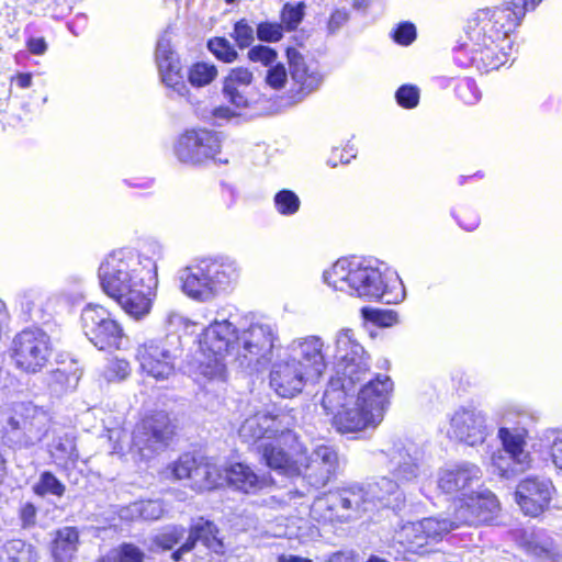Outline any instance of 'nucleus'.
<instances>
[{"label": "nucleus", "mask_w": 562, "mask_h": 562, "mask_svg": "<svg viewBox=\"0 0 562 562\" xmlns=\"http://www.w3.org/2000/svg\"><path fill=\"white\" fill-rule=\"evenodd\" d=\"M99 278L103 291L117 301L135 318L146 315L157 286L156 273L142 266L132 251L112 252L100 266Z\"/></svg>", "instance_id": "f257e3e1"}, {"label": "nucleus", "mask_w": 562, "mask_h": 562, "mask_svg": "<svg viewBox=\"0 0 562 562\" xmlns=\"http://www.w3.org/2000/svg\"><path fill=\"white\" fill-rule=\"evenodd\" d=\"M323 348L324 341L317 336L294 339L282 347L270 363L269 383L274 392L293 397L307 382L318 380L327 368Z\"/></svg>", "instance_id": "f03ea898"}, {"label": "nucleus", "mask_w": 562, "mask_h": 562, "mask_svg": "<svg viewBox=\"0 0 562 562\" xmlns=\"http://www.w3.org/2000/svg\"><path fill=\"white\" fill-rule=\"evenodd\" d=\"M392 385L389 376L379 374L375 380H369L360 387L356 400L351 393H347V400L341 401L345 405H339L335 412L325 409L334 415L337 431L357 432L379 425L383 418Z\"/></svg>", "instance_id": "7ed1b4c3"}, {"label": "nucleus", "mask_w": 562, "mask_h": 562, "mask_svg": "<svg viewBox=\"0 0 562 562\" xmlns=\"http://www.w3.org/2000/svg\"><path fill=\"white\" fill-rule=\"evenodd\" d=\"M324 281L336 291L386 304L403 299V290L394 293L382 272L358 260L338 259L323 274Z\"/></svg>", "instance_id": "20e7f679"}, {"label": "nucleus", "mask_w": 562, "mask_h": 562, "mask_svg": "<svg viewBox=\"0 0 562 562\" xmlns=\"http://www.w3.org/2000/svg\"><path fill=\"white\" fill-rule=\"evenodd\" d=\"M336 358L338 359V373L340 376L331 379L324 392L322 405L324 409L335 412L347 393H353L358 384H362L369 375L368 355L363 347L355 339L351 329H341L336 336Z\"/></svg>", "instance_id": "39448f33"}, {"label": "nucleus", "mask_w": 562, "mask_h": 562, "mask_svg": "<svg viewBox=\"0 0 562 562\" xmlns=\"http://www.w3.org/2000/svg\"><path fill=\"white\" fill-rule=\"evenodd\" d=\"M281 348L279 330L274 324L254 322L239 330L235 364L249 373L261 372Z\"/></svg>", "instance_id": "423d86ee"}, {"label": "nucleus", "mask_w": 562, "mask_h": 562, "mask_svg": "<svg viewBox=\"0 0 562 562\" xmlns=\"http://www.w3.org/2000/svg\"><path fill=\"white\" fill-rule=\"evenodd\" d=\"M237 276L234 261L202 260L184 268L180 272V280L188 296L205 302L229 286Z\"/></svg>", "instance_id": "0eeeda50"}, {"label": "nucleus", "mask_w": 562, "mask_h": 562, "mask_svg": "<svg viewBox=\"0 0 562 562\" xmlns=\"http://www.w3.org/2000/svg\"><path fill=\"white\" fill-rule=\"evenodd\" d=\"M239 330L228 321H214L204 329L200 339L204 360L200 371L210 379H223L226 372V360L235 363V351Z\"/></svg>", "instance_id": "6e6552de"}, {"label": "nucleus", "mask_w": 562, "mask_h": 562, "mask_svg": "<svg viewBox=\"0 0 562 562\" xmlns=\"http://www.w3.org/2000/svg\"><path fill=\"white\" fill-rule=\"evenodd\" d=\"M373 512L363 484H351L317 498L311 515L318 521L350 522Z\"/></svg>", "instance_id": "1a4fd4ad"}, {"label": "nucleus", "mask_w": 562, "mask_h": 562, "mask_svg": "<svg viewBox=\"0 0 562 562\" xmlns=\"http://www.w3.org/2000/svg\"><path fill=\"white\" fill-rule=\"evenodd\" d=\"M175 434V426L165 412L143 418L132 432L130 453L135 461H148L164 451Z\"/></svg>", "instance_id": "9d476101"}, {"label": "nucleus", "mask_w": 562, "mask_h": 562, "mask_svg": "<svg viewBox=\"0 0 562 562\" xmlns=\"http://www.w3.org/2000/svg\"><path fill=\"white\" fill-rule=\"evenodd\" d=\"M179 351V338L165 336L138 345L135 358L143 373L156 381H166L175 374Z\"/></svg>", "instance_id": "9b49d317"}, {"label": "nucleus", "mask_w": 562, "mask_h": 562, "mask_svg": "<svg viewBox=\"0 0 562 562\" xmlns=\"http://www.w3.org/2000/svg\"><path fill=\"white\" fill-rule=\"evenodd\" d=\"M295 416L292 411L271 415L258 412L247 417L238 428L239 438L247 443H255L260 439H278L284 443L296 441L292 429L295 426Z\"/></svg>", "instance_id": "f8f14e48"}, {"label": "nucleus", "mask_w": 562, "mask_h": 562, "mask_svg": "<svg viewBox=\"0 0 562 562\" xmlns=\"http://www.w3.org/2000/svg\"><path fill=\"white\" fill-rule=\"evenodd\" d=\"M453 520L427 517L415 522H407L395 533V539L405 550L425 554L432 551V546L440 542L446 535L456 529Z\"/></svg>", "instance_id": "ddd939ff"}, {"label": "nucleus", "mask_w": 562, "mask_h": 562, "mask_svg": "<svg viewBox=\"0 0 562 562\" xmlns=\"http://www.w3.org/2000/svg\"><path fill=\"white\" fill-rule=\"evenodd\" d=\"M47 334L40 329H25L13 339V359L18 368L35 373L42 370L50 353Z\"/></svg>", "instance_id": "4468645a"}, {"label": "nucleus", "mask_w": 562, "mask_h": 562, "mask_svg": "<svg viewBox=\"0 0 562 562\" xmlns=\"http://www.w3.org/2000/svg\"><path fill=\"white\" fill-rule=\"evenodd\" d=\"M48 429V416L32 404L18 405L7 419V432L24 447L40 442Z\"/></svg>", "instance_id": "2eb2a0df"}, {"label": "nucleus", "mask_w": 562, "mask_h": 562, "mask_svg": "<svg viewBox=\"0 0 562 562\" xmlns=\"http://www.w3.org/2000/svg\"><path fill=\"white\" fill-rule=\"evenodd\" d=\"M81 324L85 335L99 350L119 348L123 330L102 306L87 305L81 313Z\"/></svg>", "instance_id": "dca6fc26"}, {"label": "nucleus", "mask_w": 562, "mask_h": 562, "mask_svg": "<svg viewBox=\"0 0 562 562\" xmlns=\"http://www.w3.org/2000/svg\"><path fill=\"white\" fill-rule=\"evenodd\" d=\"M177 480H188L196 491L212 490L224 480L223 470L207 458H195L189 453L182 454L169 468Z\"/></svg>", "instance_id": "f3484780"}, {"label": "nucleus", "mask_w": 562, "mask_h": 562, "mask_svg": "<svg viewBox=\"0 0 562 562\" xmlns=\"http://www.w3.org/2000/svg\"><path fill=\"white\" fill-rule=\"evenodd\" d=\"M221 143L216 132L192 130L180 136L175 151L180 161L198 165L207 159H214L220 153Z\"/></svg>", "instance_id": "a211bd4d"}, {"label": "nucleus", "mask_w": 562, "mask_h": 562, "mask_svg": "<svg viewBox=\"0 0 562 562\" xmlns=\"http://www.w3.org/2000/svg\"><path fill=\"white\" fill-rule=\"evenodd\" d=\"M482 472L473 463H461L438 472V488L463 503L480 486Z\"/></svg>", "instance_id": "6ab92c4d"}, {"label": "nucleus", "mask_w": 562, "mask_h": 562, "mask_svg": "<svg viewBox=\"0 0 562 562\" xmlns=\"http://www.w3.org/2000/svg\"><path fill=\"white\" fill-rule=\"evenodd\" d=\"M391 464L393 480L400 484L414 483L423 472L420 452L413 445L397 440L381 450Z\"/></svg>", "instance_id": "aec40b11"}, {"label": "nucleus", "mask_w": 562, "mask_h": 562, "mask_svg": "<svg viewBox=\"0 0 562 562\" xmlns=\"http://www.w3.org/2000/svg\"><path fill=\"white\" fill-rule=\"evenodd\" d=\"M553 492L549 479L530 475L517 484L515 499L525 515L537 517L548 509Z\"/></svg>", "instance_id": "412c9836"}, {"label": "nucleus", "mask_w": 562, "mask_h": 562, "mask_svg": "<svg viewBox=\"0 0 562 562\" xmlns=\"http://www.w3.org/2000/svg\"><path fill=\"white\" fill-rule=\"evenodd\" d=\"M496 496L488 490L479 488L463 502L454 512V526L479 525L490 522L498 512Z\"/></svg>", "instance_id": "4be33fe9"}, {"label": "nucleus", "mask_w": 562, "mask_h": 562, "mask_svg": "<svg viewBox=\"0 0 562 562\" xmlns=\"http://www.w3.org/2000/svg\"><path fill=\"white\" fill-rule=\"evenodd\" d=\"M302 474L311 486H325L338 468V454L328 446H318L310 456L302 451Z\"/></svg>", "instance_id": "5701e85b"}, {"label": "nucleus", "mask_w": 562, "mask_h": 562, "mask_svg": "<svg viewBox=\"0 0 562 562\" xmlns=\"http://www.w3.org/2000/svg\"><path fill=\"white\" fill-rule=\"evenodd\" d=\"M156 63L164 85L179 97L188 99L190 89L183 80L178 54L169 37H160L155 52Z\"/></svg>", "instance_id": "b1692460"}, {"label": "nucleus", "mask_w": 562, "mask_h": 562, "mask_svg": "<svg viewBox=\"0 0 562 562\" xmlns=\"http://www.w3.org/2000/svg\"><path fill=\"white\" fill-rule=\"evenodd\" d=\"M449 434L469 446L482 443L487 435L484 414L474 407H459L450 417Z\"/></svg>", "instance_id": "393cba45"}, {"label": "nucleus", "mask_w": 562, "mask_h": 562, "mask_svg": "<svg viewBox=\"0 0 562 562\" xmlns=\"http://www.w3.org/2000/svg\"><path fill=\"white\" fill-rule=\"evenodd\" d=\"M252 81L254 75L249 69L244 67L231 69L223 79L224 99L236 109L248 108L252 97Z\"/></svg>", "instance_id": "a878e982"}, {"label": "nucleus", "mask_w": 562, "mask_h": 562, "mask_svg": "<svg viewBox=\"0 0 562 562\" xmlns=\"http://www.w3.org/2000/svg\"><path fill=\"white\" fill-rule=\"evenodd\" d=\"M262 461L270 469L288 476L302 474V450L291 447L285 451L280 445L267 442L259 446Z\"/></svg>", "instance_id": "bb28decb"}, {"label": "nucleus", "mask_w": 562, "mask_h": 562, "mask_svg": "<svg viewBox=\"0 0 562 562\" xmlns=\"http://www.w3.org/2000/svg\"><path fill=\"white\" fill-rule=\"evenodd\" d=\"M362 484L373 510L379 506L397 510L405 505L406 497L400 484L389 476H380Z\"/></svg>", "instance_id": "cd10ccee"}, {"label": "nucleus", "mask_w": 562, "mask_h": 562, "mask_svg": "<svg viewBox=\"0 0 562 562\" xmlns=\"http://www.w3.org/2000/svg\"><path fill=\"white\" fill-rule=\"evenodd\" d=\"M218 529L216 526L204 519H199L190 529L189 537L177 551L172 553V559L176 562H179L182 559V555L189 551H191L196 541H201L202 544L212 550L217 554L224 553V543L222 539L217 536Z\"/></svg>", "instance_id": "c85d7f7f"}, {"label": "nucleus", "mask_w": 562, "mask_h": 562, "mask_svg": "<svg viewBox=\"0 0 562 562\" xmlns=\"http://www.w3.org/2000/svg\"><path fill=\"white\" fill-rule=\"evenodd\" d=\"M223 474L231 486L247 494L257 493L272 484L270 476H259L250 467L244 463L232 464L223 471Z\"/></svg>", "instance_id": "c756f323"}, {"label": "nucleus", "mask_w": 562, "mask_h": 562, "mask_svg": "<svg viewBox=\"0 0 562 562\" xmlns=\"http://www.w3.org/2000/svg\"><path fill=\"white\" fill-rule=\"evenodd\" d=\"M525 16V10L520 4L515 2H507L493 10L490 9L488 29L491 35H512L521 23Z\"/></svg>", "instance_id": "7c9ffc66"}, {"label": "nucleus", "mask_w": 562, "mask_h": 562, "mask_svg": "<svg viewBox=\"0 0 562 562\" xmlns=\"http://www.w3.org/2000/svg\"><path fill=\"white\" fill-rule=\"evenodd\" d=\"M286 56L290 64L291 78L299 86V92L306 95L316 90L323 80L316 69H311L303 56L295 48H288Z\"/></svg>", "instance_id": "2f4dec72"}, {"label": "nucleus", "mask_w": 562, "mask_h": 562, "mask_svg": "<svg viewBox=\"0 0 562 562\" xmlns=\"http://www.w3.org/2000/svg\"><path fill=\"white\" fill-rule=\"evenodd\" d=\"M498 438L502 441L504 452L512 456L513 463L517 470L527 471L531 468L532 458L526 451L525 431L510 430L506 427H501L498 430Z\"/></svg>", "instance_id": "473e14b6"}, {"label": "nucleus", "mask_w": 562, "mask_h": 562, "mask_svg": "<svg viewBox=\"0 0 562 562\" xmlns=\"http://www.w3.org/2000/svg\"><path fill=\"white\" fill-rule=\"evenodd\" d=\"M304 9L305 4L303 2L295 4L285 3L281 11V24L270 22L259 23L256 35H282V25L288 32L294 31L304 16Z\"/></svg>", "instance_id": "72a5a7b5"}, {"label": "nucleus", "mask_w": 562, "mask_h": 562, "mask_svg": "<svg viewBox=\"0 0 562 562\" xmlns=\"http://www.w3.org/2000/svg\"><path fill=\"white\" fill-rule=\"evenodd\" d=\"M79 546V531L76 527L59 528L52 546V557L54 562H70Z\"/></svg>", "instance_id": "f704fd0d"}, {"label": "nucleus", "mask_w": 562, "mask_h": 562, "mask_svg": "<svg viewBox=\"0 0 562 562\" xmlns=\"http://www.w3.org/2000/svg\"><path fill=\"white\" fill-rule=\"evenodd\" d=\"M36 554L31 544L13 539L0 548V562H35Z\"/></svg>", "instance_id": "c9c22d12"}, {"label": "nucleus", "mask_w": 562, "mask_h": 562, "mask_svg": "<svg viewBox=\"0 0 562 562\" xmlns=\"http://www.w3.org/2000/svg\"><path fill=\"white\" fill-rule=\"evenodd\" d=\"M217 76V68L209 63L199 61L188 70V80L191 86L201 88L210 85Z\"/></svg>", "instance_id": "e433bc0d"}, {"label": "nucleus", "mask_w": 562, "mask_h": 562, "mask_svg": "<svg viewBox=\"0 0 562 562\" xmlns=\"http://www.w3.org/2000/svg\"><path fill=\"white\" fill-rule=\"evenodd\" d=\"M145 553L133 543H122L112 549L103 559L104 562H143Z\"/></svg>", "instance_id": "4c0bfd02"}, {"label": "nucleus", "mask_w": 562, "mask_h": 562, "mask_svg": "<svg viewBox=\"0 0 562 562\" xmlns=\"http://www.w3.org/2000/svg\"><path fill=\"white\" fill-rule=\"evenodd\" d=\"M35 494L45 496L47 494L61 497L66 491L65 485L48 471L43 472L40 475L37 483L33 487Z\"/></svg>", "instance_id": "58836bf2"}, {"label": "nucleus", "mask_w": 562, "mask_h": 562, "mask_svg": "<svg viewBox=\"0 0 562 562\" xmlns=\"http://www.w3.org/2000/svg\"><path fill=\"white\" fill-rule=\"evenodd\" d=\"M207 47L217 59L224 63H232L237 58L236 44L226 37H211Z\"/></svg>", "instance_id": "ea45409f"}, {"label": "nucleus", "mask_w": 562, "mask_h": 562, "mask_svg": "<svg viewBox=\"0 0 562 562\" xmlns=\"http://www.w3.org/2000/svg\"><path fill=\"white\" fill-rule=\"evenodd\" d=\"M130 510L145 520H157L165 514V507L161 501L148 499L134 503Z\"/></svg>", "instance_id": "a19ab883"}, {"label": "nucleus", "mask_w": 562, "mask_h": 562, "mask_svg": "<svg viewBox=\"0 0 562 562\" xmlns=\"http://www.w3.org/2000/svg\"><path fill=\"white\" fill-rule=\"evenodd\" d=\"M491 467L493 468L494 473H497L499 476L505 479H509L521 472L520 470H517V467L513 463L512 456L503 450H497L492 453Z\"/></svg>", "instance_id": "79ce46f5"}, {"label": "nucleus", "mask_w": 562, "mask_h": 562, "mask_svg": "<svg viewBox=\"0 0 562 562\" xmlns=\"http://www.w3.org/2000/svg\"><path fill=\"white\" fill-rule=\"evenodd\" d=\"M490 22V9H482L474 12L463 25V32L467 35H491V31H485L488 29Z\"/></svg>", "instance_id": "37998d69"}, {"label": "nucleus", "mask_w": 562, "mask_h": 562, "mask_svg": "<svg viewBox=\"0 0 562 562\" xmlns=\"http://www.w3.org/2000/svg\"><path fill=\"white\" fill-rule=\"evenodd\" d=\"M165 326L167 330L171 333L170 336H176L180 339L178 333L180 331H189L191 327L195 326V323L190 318L181 314L176 310H170L166 313L165 316Z\"/></svg>", "instance_id": "c03bdc74"}, {"label": "nucleus", "mask_w": 562, "mask_h": 562, "mask_svg": "<svg viewBox=\"0 0 562 562\" xmlns=\"http://www.w3.org/2000/svg\"><path fill=\"white\" fill-rule=\"evenodd\" d=\"M300 199L291 190H281L274 195V205L282 215H293L300 209Z\"/></svg>", "instance_id": "a18cd8bd"}, {"label": "nucleus", "mask_w": 562, "mask_h": 562, "mask_svg": "<svg viewBox=\"0 0 562 562\" xmlns=\"http://www.w3.org/2000/svg\"><path fill=\"white\" fill-rule=\"evenodd\" d=\"M131 373V367L128 361L124 359H112L110 360L102 371V376L108 382L122 381L126 379Z\"/></svg>", "instance_id": "49530a36"}, {"label": "nucleus", "mask_w": 562, "mask_h": 562, "mask_svg": "<svg viewBox=\"0 0 562 562\" xmlns=\"http://www.w3.org/2000/svg\"><path fill=\"white\" fill-rule=\"evenodd\" d=\"M543 438L550 443V458L553 465L562 471V430L548 429Z\"/></svg>", "instance_id": "de8ad7c7"}, {"label": "nucleus", "mask_w": 562, "mask_h": 562, "mask_svg": "<svg viewBox=\"0 0 562 562\" xmlns=\"http://www.w3.org/2000/svg\"><path fill=\"white\" fill-rule=\"evenodd\" d=\"M184 529L182 527L173 526L166 529L164 532L155 536L153 539L154 544L162 550H170L172 547L183 538Z\"/></svg>", "instance_id": "09e8293b"}, {"label": "nucleus", "mask_w": 562, "mask_h": 562, "mask_svg": "<svg viewBox=\"0 0 562 562\" xmlns=\"http://www.w3.org/2000/svg\"><path fill=\"white\" fill-rule=\"evenodd\" d=\"M362 315L379 326L389 327L397 322V315L393 311H381L369 307L362 308Z\"/></svg>", "instance_id": "8fccbe9b"}, {"label": "nucleus", "mask_w": 562, "mask_h": 562, "mask_svg": "<svg viewBox=\"0 0 562 562\" xmlns=\"http://www.w3.org/2000/svg\"><path fill=\"white\" fill-rule=\"evenodd\" d=\"M396 100L400 105L412 109L418 104L419 101V90L414 86H402L396 91Z\"/></svg>", "instance_id": "3c124183"}, {"label": "nucleus", "mask_w": 562, "mask_h": 562, "mask_svg": "<svg viewBox=\"0 0 562 562\" xmlns=\"http://www.w3.org/2000/svg\"><path fill=\"white\" fill-rule=\"evenodd\" d=\"M288 79V72L285 67L282 64H277L271 66L267 70L266 82L269 87L273 89H281L284 87V83Z\"/></svg>", "instance_id": "603ef678"}, {"label": "nucleus", "mask_w": 562, "mask_h": 562, "mask_svg": "<svg viewBox=\"0 0 562 562\" xmlns=\"http://www.w3.org/2000/svg\"><path fill=\"white\" fill-rule=\"evenodd\" d=\"M248 57L252 61H260L268 66L274 61L277 53L268 46L258 45L249 49Z\"/></svg>", "instance_id": "864d4df0"}, {"label": "nucleus", "mask_w": 562, "mask_h": 562, "mask_svg": "<svg viewBox=\"0 0 562 562\" xmlns=\"http://www.w3.org/2000/svg\"><path fill=\"white\" fill-rule=\"evenodd\" d=\"M41 293L35 289H27L19 293L18 300L22 308L31 312L38 301Z\"/></svg>", "instance_id": "5fc2aeb1"}, {"label": "nucleus", "mask_w": 562, "mask_h": 562, "mask_svg": "<svg viewBox=\"0 0 562 562\" xmlns=\"http://www.w3.org/2000/svg\"><path fill=\"white\" fill-rule=\"evenodd\" d=\"M349 14L345 9L334 11L328 21V29L331 33L339 31V29L348 21Z\"/></svg>", "instance_id": "6e6d98bb"}, {"label": "nucleus", "mask_w": 562, "mask_h": 562, "mask_svg": "<svg viewBox=\"0 0 562 562\" xmlns=\"http://www.w3.org/2000/svg\"><path fill=\"white\" fill-rule=\"evenodd\" d=\"M490 40L493 47H488V50L494 52L495 48H498L504 57L509 54L508 50L513 47L510 37H490Z\"/></svg>", "instance_id": "4d7b16f0"}, {"label": "nucleus", "mask_w": 562, "mask_h": 562, "mask_svg": "<svg viewBox=\"0 0 562 562\" xmlns=\"http://www.w3.org/2000/svg\"><path fill=\"white\" fill-rule=\"evenodd\" d=\"M389 35H417V30L414 23L409 21L400 22Z\"/></svg>", "instance_id": "13d9d810"}, {"label": "nucleus", "mask_w": 562, "mask_h": 562, "mask_svg": "<svg viewBox=\"0 0 562 562\" xmlns=\"http://www.w3.org/2000/svg\"><path fill=\"white\" fill-rule=\"evenodd\" d=\"M27 47L33 54L41 55L46 50L47 45L44 37H30L27 41Z\"/></svg>", "instance_id": "bf43d9fd"}, {"label": "nucleus", "mask_w": 562, "mask_h": 562, "mask_svg": "<svg viewBox=\"0 0 562 562\" xmlns=\"http://www.w3.org/2000/svg\"><path fill=\"white\" fill-rule=\"evenodd\" d=\"M252 26L247 22V20L241 19L235 23L233 35H252Z\"/></svg>", "instance_id": "052dcab7"}, {"label": "nucleus", "mask_w": 562, "mask_h": 562, "mask_svg": "<svg viewBox=\"0 0 562 562\" xmlns=\"http://www.w3.org/2000/svg\"><path fill=\"white\" fill-rule=\"evenodd\" d=\"M212 113L213 116L218 120H229L236 115V113L231 108L224 105L215 108Z\"/></svg>", "instance_id": "680f3d73"}, {"label": "nucleus", "mask_w": 562, "mask_h": 562, "mask_svg": "<svg viewBox=\"0 0 562 562\" xmlns=\"http://www.w3.org/2000/svg\"><path fill=\"white\" fill-rule=\"evenodd\" d=\"M278 562H313V561L307 559V558H302V557H299V555L281 554L278 558Z\"/></svg>", "instance_id": "e2e57ef3"}, {"label": "nucleus", "mask_w": 562, "mask_h": 562, "mask_svg": "<svg viewBox=\"0 0 562 562\" xmlns=\"http://www.w3.org/2000/svg\"><path fill=\"white\" fill-rule=\"evenodd\" d=\"M16 83L20 88H29L32 85V77L30 74H20L16 77Z\"/></svg>", "instance_id": "0e129e2a"}, {"label": "nucleus", "mask_w": 562, "mask_h": 562, "mask_svg": "<svg viewBox=\"0 0 562 562\" xmlns=\"http://www.w3.org/2000/svg\"><path fill=\"white\" fill-rule=\"evenodd\" d=\"M521 1H522V5H520V8L524 9L525 13H526L529 10H535L542 0H521Z\"/></svg>", "instance_id": "69168bd1"}, {"label": "nucleus", "mask_w": 562, "mask_h": 562, "mask_svg": "<svg viewBox=\"0 0 562 562\" xmlns=\"http://www.w3.org/2000/svg\"><path fill=\"white\" fill-rule=\"evenodd\" d=\"M372 0H353L352 7L356 10L364 11L371 3Z\"/></svg>", "instance_id": "338daca9"}, {"label": "nucleus", "mask_w": 562, "mask_h": 562, "mask_svg": "<svg viewBox=\"0 0 562 562\" xmlns=\"http://www.w3.org/2000/svg\"><path fill=\"white\" fill-rule=\"evenodd\" d=\"M394 42L401 46H409L416 37H393Z\"/></svg>", "instance_id": "774afa93"}]
</instances>
